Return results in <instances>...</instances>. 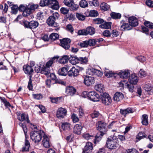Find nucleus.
Instances as JSON below:
<instances>
[{
	"mask_svg": "<svg viewBox=\"0 0 153 153\" xmlns=\"http://www.w3.org/2000/svg\"><path fill=\"white\" fill-rule=\"evenodd\" d=\"M111 17L114 19H120L121 17V15L119 13L112 12L111 13Z\"/></svg>",
	"mask_w": 153,
	"mask_h": 153,
	"instance_id": "nucleus-36",
	"label": "nucleus"
},
{
	"mask_svg": "<svg viewBox=\"0 0 153 153\" xmlns=\"http://www.w3.org/2000/svg\"><path fill=\"white\" fill-rule=\"evenodd\" d=\"M94 23L95 24H99L103 23L104 22V20L100 18H96L93 20Z\"/></svg>",
	"mask_w": 153,
	"mask_h": 153,
	"instance_id": "nucleus-48",
	"label": "nucleus"
},
{
	"mask_svg": "<svg viewBox=\"0 0 153 153\" xmlns=\"http://www.w3.org/2000/svg\"><path fill=\"white\" fill-rule=\"evenodd\" d=\"M71 119H72L73 122L74 123H76L78 122L79 120V118L77 116L76 114L73 113L71 115Z\"/></svg>",
	"mask_w": 153,
	"mask_h": 153,
	"instance_id": "nucleus-43",
	"label": "nucleus"
},
{
	"mask_svg": "<svg viewBox=\"0 0 153 153\" xmlns=\"http://www.w3.org/2000/svg\"><path fill=\"white\" fill-rule=\"evenodd\" d=\"M69 57L67 55L62 56L59 60V62L61 64H65L69 60Z\"/></svg>",
	"mask_w": 153,
	"mask_h": 153,
	"instance_id": "nucleus-28",
	"label": "nucleus"
},
{
	"mask_svg": "<svg viewBox=\"0 0 153 153\" xmlns=\"http://www.w3.org/2000/svg\"><path fill=\"white\" fill-rule=\"evenodd\" d=\"M144 88L146 91H149L152 90V87L150 85L146 84L144 86Z\"/></svg>",
	"mask_w": 153,
	"mask_h": 153,
	"instance_id": "nucleus-59",
	"label": "nucleus"
},
{
	"mask_svg": "<svg viewBox=\"0 0 153 153\" xmlns=\"http://www.w3.org/2000/svg\"><path fill=\"white\" fill-rule=\"evenodd\" d=\"M102 102L104 104L108 105L110 104L112 102L111 98L108 94L104 93L101 97Z\"/></svg>",
	"mask_w": 153,
	"mask_h": 153,
	"instance_id": "nucleus-7",
	"label": "nucleus"
},
{
	"mask_svg": "<svg viewBox=\"0 0 153 153\" xmlns=\"http://www.w3.org/2000/svg\"><path fill=\"white\" fill-rule=\"evenodd\" d=\"M49 0H42L40 1L39 4L41 7H44L46 6H49Z\"/></svg>",
	"mask_w": 153,
	"mask_h": 153,
	"instance_id": "nucleus-41",
	"label": "nucleus"
},
{
	"mask_svg": "<svg viewBox=\"0 0 153 153\" xmlns=\"http://www.w3.org/2000/svg\"><path fill=\"white\" fill-rule=\"evenodd\" d=\"M82 127V125L78 124H76L73 128L74 133L78 135L80 134Z\"/></svg>",
	"mask_w": 153,
	"mask_h": 153,
	"instance_id": "nucleus-20",
	"label": "nucleus"
},
{
	"mask_svg": "<svg viewBox=\"0 0 153 153\" xmlns=\"http://www.w3.org/2000/svg\"><path fill=\"white\" fill-rule=\"evenodd\" d=\"M127 151V153H139L138 151L134 149H128Z\"/></svg>",
	"mask_w": 153,
	"mask_h": 153,
	"instance_id": "nucleus-64",
	"label": "nucleus"
},
{
	"mask_svg": "<svg viewBox=\"0 0 153 153\" xmlns=\"http://www.w3.org/2000/svg\"><path fill=\"white\" fill-rule=\"evenodd\" d=\"M123 97V95L122 93L117 92L114 94V101L118 102L122 100Z\"/></svg>",
	"mask_w": 153,
	"mask_h": 153,
	"instance_id": "nucleus-22",
	"label": "nucleus"
},
{
	"mask_svg": "<svg viewBox=\"0 0 153 153\" xmlns=\"http://www.w3.org/2000/svg\"><path fill=\"white\" fill-rule=\"evenodd\" d=\"M145 26L150 28H153V23L149 21H146L144 23Z\"/></svg>",
	"mask_w": 153,
	"mask_h": 153,
	"instance_id": "nucleus-53",
	"label": "nucleus"
},
{
	"mask_svg": "<svg viewBox=\"0 0 153 153\" xmlns=\"http://www.w3.org/2000/svg\"><path fill=\"white\" fill-rule=\"evenodd\" d=\"M79 71L78 69L75 68V67H73L69 70L68 72V74L69 76H76L78 75Z\"/></svg>",
	"mask_w": 153,
	"mask_h": 153,
	"instance_id": "nucleus-21",
	"label": "nucleus"
},
{
	"mask_svg": "<svg viewBox=\"0 0 153 153\" xmlns=\"http://www.w3.org/2000/svg\"><path fill=\"white\" fill-rule=\"evenodd\" d=\"M56 19L52 16H50L47 20V23L50 26L57 27L58 25L57 23L55 22Z\"/></svg>",
	"mask_w": 153,
	"mask_h": 153,
	"instance_id": "nucleus-15",
	"label": "nucleus"
},
{
	"mask_svg": "<svg viewBox=\"0 0 153 153\" xmlns=\"http://www.w3.org/2000/svg\"><path fill=\"white\" fill-rule=\"evenodd\" d=\"M120 113L122 115L126 116L128 114L132 113L133 110L131 108H129L125 109H120Z\"/></svg>",
	"mask_w": 153,
	"mask_h": 153,
	"instance_id": "nucleus-25",
	"label": "nucleus"
},
{
	"mask_svg": "<svg viewBox=\"0 0 153 153\" xmlns=\"http://www.w3.org/2000/svg\"><path fill=\"white\" fill-rule=\"evenodd\" d=\"M32 96L33 98L38 100L42 99V95L41 94H33Z\"/></svg>",
	"mask_w": 153,
	"mask_h": 153,
	"instance_id": "nucleus-50",
	"label": "nucleus"
},
{
	"mask_svg": "<svg viewBox=\"0 0 153 153\" xmlns=\"http://www.w3.org/2000/svg\"><path fill=\"white\" fill-rule=\"evenodd\" d=\"M120 23L122 24L120 26V29L122 31L128 30L132 28V26L130 24L125 23L123 21H121Z\"/></svg>",
	"mask_w": 153,
	"mask_h": 153,
	"instance_id": "nucleus-14",
	"label": "nucleus"
},
{
	"mask_svg": "<svg viewBox=\"0 0 153 153\" xmlns=\"http://www.w3.org/2000/svg\"><path fill=\"white\" fill-rule=\"evenodd\" d=\"M128 81L130 84H136L138 82V77L135 74H132L129 76Z\"/></svg>",
	"mask_w": 153,
	"mask_h": 153,
	"instance_id": "nucleus-16",
	"label": "nucleus"
},
{
	"mask_svg": "<svg viewBox=\"0 0 153 153\" xmlns=\"http://www.w3.org/2000/svg\"><path fill=\"white\" fill-rule=\"evenodd\" d=\"M98 15L97 12L95 10H91L90 11L89 16L91 17H96Z\"/></svg>",
	"mask_w": 153,
	"mask_h": 153,
	"instance_id": "nucleus-49",
	"label": "nucleus"
},
{
	"mask_svg": "<svg viewBox=\"0 0 153 153\" xmlns=\"http://www.w3.org/2000/svg\"><path fill=\"white\" fill-rule=\"evenodd\" d=\"M92 149L93 146L92 143L91 142H88L86 143L83 152H85L87 151H90L92 150Z\"/></svg>",
	"mask_w": 153,
	"mask_h": 153,
	"instance_id": "nucleus-31",
	"label": "nucleus"
},
{
	"mask_svg": "<svg viewBox=\"0 0 153 153\" xmlns=\"http://www.w3.org/2000/svg\"><path fill=\"white\" fill-rule=\"evenodd\" d=\"M42 74L47 75H48L50 73V70L49 67H44L42 68Z\"/></svg>",
	"mask_w": 153,
	"mask_h": 153,
	"instance_id": "nucleus-35",
	"label": "nucleus"
},
{
	"mask_svg": "<svg viewBox=\"0 0 153 153\" xmlns=\"http://www.w3.org/2000/svg\"><path fill=\"white\" fill-rule=\"evenodd\" d=\"M88 5L87 2L85 0H81L79 2L80 6L83 8H85L87 7Z\"/></svg>",
	"mask_w": 153,
	"mask_h": 153,
	"instance_id": "nucleus-45",
	"label": "nucleus"
},
{
	"mask_svg": "<svg viewBox=\"0 0 153 153\" xmlns=\"http://www.w3.org/2000/svg\"><path fill=\"white\" fill-rule=\"evenodd\" d=\"M42 141V144L46 148H48L51 146L49 139L46 135H44Z\"/></svg>",
	"mask_w": 153,
	"mask_h": 153,
	"instance_id": "nucleus-19",
	"label": "nucleus"
},
{
	"mask_svg": "<svg viewBox=\"0 0 153 153\" xmlns=\"http://www.w3.org/2000/svg\"><path fill=\"white\" fill-rule=\"evenodd\" d=\"M142 123L143 125H147L148 124V116L146 114H143L142 116Z\"/></svg>",
	"mask_w": 153,
	"mask_h": 153,
	"instance_id": "nucleus-32",
	"label": "nucleus"
},
{
	"mask_svg": "<svg viewBox=\"0 0 153 153\" xmlns=\"http://www.w3.org/2000/svg\"><path fill=\"white\" fill-rule=\"evenodd\" d=\"M59 38V35L56 33H52L50 36V39L53 40H56L58 39Z\"/></svg>",
	"mask_w": 153,
	"mask_h": 153,
	"instance_id": "nucleus-42",
	"label": "nucleus"
},
{
	"mask_svg": "<svg viewBox=\"0 0 153 153\" xmlns=\"http://www.w3.org/2000/svg\"><path fill=\"white\" fill-rule=\"evenodd\" d=\"M19 125L20 126H21L22 127V128L23 129V131L24 132L25 134V135H26V133L27 132V129L26 125L21 123H19Z\"/></svg>",
	"mask_w": 153,
	"mask_h": 153,
	"instance_id": "nucleus-54",
	"label": "nucleus"
},
{
	"mask_svg": "<svg viewBox=\"0 0 153 153\" xmlns=\"http://www.w3.org/2000/svg\"><path fill=\"white\" fill-rule=\"evenodd\" d=\"M99 115V113L97 111H95L91 114V116L92 118L97 117Z\"/></svg>",
	"mask_w": 153,
	"mask_h": 153,
	"instance_id": "nucleus-62",
	"label": "nucleus"
},
{
	"mask_svg": "<svg viewBox=\"0 0 153 153\" xmlns=\"http://www.w3.org/2000/svg\"><path fill=\"white\" fill-rule=\"evenodd\" d=\"M76 18L79 20H84L85 19V16L80 13H76Z\"/></svg>",
	"mask_w": 153,
	"mask_h": 153,
	"instance_id": "nucleus-47",
	"label": "nucleus"
},
{
	"mask_svg": "<svg viewBox=\"0 0 153 153\" xmlns=\"http://www.w3.org/2000/svg\"><path fill=\"white\" fill-rule=\"evenodd\" d=\"M22 24L25 28L33 29L36 28L38 26L39 23L36 21H32L29 22L24 20L22 22Z\"/></svg>",
	"mask_w": 153,
	"mask_h": 153,
	"instance_id": "nucleus-5",
	"label": "nucleus"
},
{
	"mask_svg": "<svg viewBox=\"0 0 153 153\" xmlns=\"http://www.w3.org/2000/svg\"><path fill=\"white\" fill-rule=\"evenodd\" d=\"M88 43L87 41H85L81 42L79 46L81 47H87L88 46Z\"/></svg>",
	"mask_w": 153,
	"mask_h": 153,
	"instance_id": "nucleus-58",
	"label": "nucleus"
},
{
	"mask_svg": "<svg viewBox=\"0 0 153 153\" xmlns=\"http://www.w3.org/2000/svg\"><path fill=\"white\" fill-rule=\"evenodd\" d=\"M63 2L65 5L69 7L74 4L73 0H64Z\"/></svg>",
	"mask_w": 153,
	"mask_h": 153,
	"instance_id": "nucleus-40",
	"label": "nucleus"
},
{
	"mask_svg": "<svg viewBox=\"0 0 153 153\" xmlns=\"http://www.w3.org/2000/svg\"><path fill=\"white\" fill-rule=\"evenodd\" d=\"M17 118L19 121H23L26 120L28 123L30 122L28 114L24 113H21L19 112L17 114Z\"/></svg>",
	"mask_w": 153,
	"mask_h": 153,
	"instance_id": "nucleus-9",
	"label": "nucleus"
},
{
	"mask_svg": "<svg viewBox=\"0 0 153 153\" xmlns=\"http://www.w3.org/2000/svg\"><path fill=\"white\" fill-rule=\"evenodd\" d=\"M105 134L104 132H98L96 136H95V139L94 140V142L95 143L98 142L101 139L102 136Z\"/></svg>",
	"mask_w": 153,
	"mask_h": 153,
	"instance_id": "nucleus-24",
	"label": "nucleus"
},
{
	"mask_svg": "<svg viewBox=\"0 0 153 153\" xmlns=\"http://www.w3.org/2000/svg\"><path fill=\"white\" fill-rule=\"evenodd\" d=\"M42 68L40 67L39 65H37L35 67L34 70L37 73L42 72Z\"/></svg>",
	"mask_w": 153,
	"mask_h": 153,
	"instance_id": "nucleus-57",
	"label": "nucleus"
},
{
	"mask_svg": "<svg viewBox=\"0 0 153 153\" xmlns=\"http://www.w3.org/2000/svg\"><path fill=\"white\" fill-rule=\"evenodd\" d=\"M61 127L64 130L69 131L70 129L71 124L68 122L63 123L62 124Z\"/></svg>",
	"mask_w": 153,
	"mask_h": 153,
	"instance_id": "nucleus-30",
	"label": "nucleus"
},
{
	"mask_svg": "<svg viewBox=\"0 0 153 153\" xmlns=\"http://www.w3.org/2000/svg\"><path fill=\"white\" fill-rule=\"evenodd\" d=\"M30 7V9H31V11L34 10L35 9H37L39 7V5L38 4H31L28 6Z\"/></svg>",
	"mask_w": 153,
	"mask_h": 153,
	"instance_id": "nucleus-55",
	"label": "nucleus"
},
{
	"mask_svg": "<svg viewBox=\"0 0 153 153\" xmlns=\"http://www.w3.org/2000/svg\"><path fill=\"white\" fill-rule=\"evenodd\" d=\"M100 7L101 9L104 11L107 10L110 8L109 5L104 2L101 4Z\"/></svg>",
	"mask_w": 153,
	"mask_h": 153,
	"instance_id": "nucleus-34",
	"label": "nucleus"
},
{
	"mask_svg": "<svg viewBox=\"0 0 153 153\" xmlns=\"http://www.w3.org/2000/svg\"><path fill=\"white\" fill-rule=\"evenodd\" d=\"M76 91V89L72 86H69L66 88V92L69 95H73Z\"/></svg>",
	"mask_w": 153,
	"mask_h": 153,
	"instance_id": "nucleus-23",
	"label": "nucleus"
},
{
	"mask_svg": "<svg viewBox=\"0 0 153 153\" xmlns=\"http://www.w3.org/2000/svg\"><path fill=\"white\" fill-rule=\"evenodd\" d=\"M104 74L105 76L107 77H112L114 76V73L111 71H105L104 72Z\"/></svg>",
	"mask_w": 153,
	"mask_h": 153,
	"instance_id": "nucleus-46",
	"label": "nucleus"
},
{
	"mask_svg": "<svg viewBox=\"0 0 153 153\" xmlns=\"http://www.w3.org/2000/svg\"><path fill=\"white\" fill-rule=\"evenodd\" d=\"M25 73L27 74H31L33 72V68L29 65H25L23 67Z\"/></svg>",
	"mask_w": 153,
	"mask_h": 153,
	"instance_id": "nucleus-17",
	"label": "nucleus"
},
{
	"mask_svg": "<svg viewBox=\"0 0 153 153\" xmlns=\"http://www.w3.org/2000/svg\"><path fill=\"white\" fill-rule=\"evenodd\" d=\"M82 136L84 138L87 140L90 139L93 137V136L87 133H84Z\"/></svg>",
	"mask_w": 153,
	"mask_h": 153,
	"instance_id": "nucleus-56",
	"label": "nucleus"
},
{
	"mask_svg": "<svg viewBox=\"0 0 153 153\" xmlns=\"http://www.w3.org/2000/svg\"><path fill=\"white\" fill-rule=\"evenodd\" d=\"M89 4L90 5H93L95 7L98 6L99 5V1L97 0H93L92 2H89Z\"/></svg>",
	"mask_w": 153,
	"mask_h": 153,
	"instance_id": "nucleus-51",
	"label": "nucleus"
},
{
	"mask_svg": "<svg viewBox=\"0 0 153 153\" xmlns=\"http://www.w3.org/2000/svg\"><path fill=\"white\" fill-rule=\"evenodd\" d=\"M68 60L70 63L73 65H75L80 62H81V63L86 64L88 62L87 59L86 57L77 58L74 55H71L70 57H69Z\"/></svg>",
	"mask_w": 153,
	"mask_h": 153,
	"instance_id": "nucleus-3",
	"label": "nucleus"
},
{
	"mask_svg": "<svg viewBox=\"0 0 153 153\" xmlns=\"http://www.w3.org/2000/svg\"><path fill=\"white\" fill-rule=\"evenodd\" d=\"M11 13L13 14H16L18 10L19 7L17 5H14L11 7Z\"/></svg>",
	"mask_w": 153,
	"mask_h": 153,
	"instance_id": "nucleus-44",
	"label": "nucleus"
},
{
	"mask_svg": "<svg viewBox=\"0 0 153 153\" xmlns=\"http://www.w3.org/2000/svg\"><path fill=\"white\" fill-rule=\"evenodd\" d=\"M60 11L62 14H66L68 13L69 10L65 7H62L60 9Z\"/></svg>",
	"mask_w": 153,
	"mask_h": 153,
	"instance_id": "nucleus-61",
	"label": "nucleus"
},
{
	"mask_svg": "<svg viewBox=\"0 0 153 153\" xmlns=\"http://www.w3.org/2000/svg\"><path fill=\"white\" fill-rule=\"evenodd\" d=\"M95 31L94 28L92 27H89L87 28L86 29L79 30L78 32V34L79 35H92L95 33Z\"/></svg>",
	"mask_w": 153,
	"mask_h": 153,
	"instance_id": "nucleus-4",
	"label": "nucleus"
},
{
	"mask_svg": "<svg viewBox=\"0 0 153 153\" xmlns=\"http://www.w3.org/2000/svg\"><path fill=\"white\" fill-rule=\"evenodd\" d=\"M65 68H62L61 69L59 70L58 71V74L59 75L65 76L67 74V70Z\"/></svg>",
	"mask_w": 153,
	"mask_h": 153,
	"instance_id": "nucleus-38",
	"label": "nucleus"
},
{
	"mask_svg": "<svg viewBox=\"0 0 153 153\" xmlns=\"http://www.w3.org/2000/svg\"><path fill=\"white\" fill-rule=\"evenodd\" d=\"M95 89L100 93H102L105 90L104 86L102 84H97L95 86Z\"/></svg>",
	"mask_w": 153,
	"mask_h": 153,
	"instance_id": "nucleus-27",
	"label": "nucleus"
},
{
	"mask_svg": "<svg viewBox=\"0 0 153 153\" xmlns=\"http://www.w3.org/2000/svg\"><path fill=\"white\" fill-rule=\"evenodd\" d=\"M106 126V124L105 123L102 121L99 122L97 130L100 131L99 132H104L105 134L107 131Z\"/></svg>",
	"mask_w": 153,
	"mask_h": 153,
	"instance_id": "nucleus-13",
	"label": "nucleus"
},
{
	"mask_svg": "<svg viewBox=\"0 0 153 153\" xmlns=\"http://www.w3.org/2000/svg\"><path fill=\"white\" fill-rule=\"evenodd\" d=\"M103 34L104 36L108 37L110 36L111 33L109 30H105L103 32Z\"/></svg>",
	"mask_w": 153,
	"mask_h": 153,
	"instance_id": "nucleus-63",
	"label": "nucleus"
},
{
	"mask_svg": "<svg viewBox=\"0 0 153 153\" xmlns=\"http://www.w3.org/2000/svg\"><path fill=\"white\" fill-rule=\"evenodd\" d=\"M107 147L110 149H116L118 146L116 137L115 136H111L107 139L106 144Z\"/></svg>",
	"mask_w": 153,
	"mask_h": 153,
	"instance_id": "nucleus-2",
	"label": "nucleus"
},
{
	"mask_svg": "<svg viewBox=\"0 0 153 153\" xmlns=\"http://www.w3.org/2000/svg\"><path fill=\"white\" fill-rule=\"evenodd\" d=\"M92 72V74L97 75L98 76H101L102 75V73L99 70L92 68L90 70Z\"/></svg>",
	"mask_w": 153,
	"mask_h": 153,
	"instance_id": "nucleus-33",
	"label": "nucleus"
},
{
	"mask_svg": "<svg viewBox=\"0 0 153 153\" xmlns=\"http://www.w3.org/2000/svg\"><path fill=\"white\" fill-rule=\"evenodd\" d=\"M60 45L65 49H68L70 47V43L71 42L70 39L68 38H64L60 39Z\"/></svg>",
	"mask_w": 153,
	"mask_h": 153,
	"instance_id": "nucleus-8",
	"label": "nucleus"
},
{
	"mask_svg": "<svg viewBox=\"0 0 153 153\" xmlns=\"http://www.w3.org/2000/svg\"><path fill=\"white\" fill-rule=\"evenodd\" d=\"M88 99L94 102H97L99 101V95L95 91H90L88 94Z\"/></svg>",
	"mask_w": 153,
	"mask_h": 153,
	"instance_id": "nucleus-6",
	"label": "nucleus"
},
{
	"mask_svg": "<svg viewBox=\"0 0 153 153\" xmlns=\"http://www.w3.org/2000/svg\"><path fill=\"white\" fill-rule=\"evenodd\" d=\"M99 27L102 29H108L110 27V22H105L104 23L100 25Z\"/></svg>",
	"mask_w": 153,
	"mask_h": 153,
	"instance_id": "nucleus-39",
	"label": "nucleus"
},
{
	"mask_svg": "<svg viewBox=\"0 0 153 153\" xmlns=\"http://www.w3.org/2000/svg\"><path fill=\"white\" fill-rule=\"evenodd\" d=\"M30 146V143L29 141L27 140H25V146L22 148V151L23 152H28L29 151V148Z\"/></svg>",
	"mask_w": 153,
	"mask_h": 153,
	"instance_id": "nucleus-26",
	"label": "nucleus"
},
{
	"mask_svg": "<svg viewBox=\"0 0 153 153\" xmlns=\"http://www.w3.org/2000/svg\"><path fill=\"white\" fill-rule=\"evenodd\" d=\"M130 73L128 71H120V76L121 78L127 79L129 76Z\"/></svg>",
	"mask_w": 153,
	"mask_h": 153,
	"instance_id": "nucleus-29",
	"label": "nucleus"
},
{
	"mask_svg": "<svg viewBox=\"0 0 153 153\" xmlns=\"http://www.w3.org/2000/svg\"><path fill=\"white\" fill-rule=\"evenodd\" d=\"M49 6L56 10H58L59 7V3L56 0H49Z\"/></svg>",
	"mask_w": 153,
	"mask_h": 153,
	"instance_id": "nucleus-12",
	"label": "nucleus"
},
{
	"mask_svg": "<svg viewBox=\"0 0 153 153\" xmlns=\"http://www.w3.org/2000/svg\"><path fill=\"white\" fill-rule=\"evenodd\" d=\"M66 110L64 108L61 107L58 109L56 116L59 118H62L66 115Z\"/></svg>",
	"mask_w": 153,
	"mask_h": 153,
	"instance_id": "nucleus-10",
	"label": "nucleus"
},
{
	"mask_svg": "<svg viewBox=\"0 0 153 153\" xmlns=\"http://www.w3.org/2000/svg\"><path fill=\"white\" fill-rule=\"evenodd\" d=\"M66 29L67 30L72 33L74 31V29L71 25H68L66 26Z\"/></svg>",
	"mask_w": 153,
	"mask_h": 153,
	"instance_id": "nucleus-60",
	"label": "nucleus"
},
{
	"mask_svg": "<svg viewBox=\"0 0 153 153\" xmlns=\"http://www.w3.org/2000/svg\"><path fill=\"white\" fill-rule=\"evenodd\" d=\"M31 10L28 6V7H26L25 11L23 13V15L24 16H27L28 15L31 13Z\"/></svg>",
	"mask_w": 153,
	"mask_h": 153,
	"instance_id": "nucleus-37",
	"label": "nucleus"
},
{
	"mask_svg": "<svg viewBox=\"0 0 153 153\" xmlns=\"http://www.w3.org/2000/svg\"><path fill=\"white\" fill-rule=\"evenodd\" d=\"M84 83L87 86H90L94 83V77L85 76L84 77Z\"/></svg>",
	"mask_w": 153,
	"mask_h": 153,
	"instance_id": "nucleus-11",
	"label": "nucleus"
},
{
	"mask_svg": "<svg viewBox=\"0 0 153 153\" xmlns=\"http://www.w3.org/2000/svg\"><path fill=\"white\" fill-rule=\"evenodd\" d=\"M128 22L131 25L133 26H136L138 25L137 19L134 16H132L129 18Z\"/></svg>",
	"mask_w": 153,
	"mask_h": 153,
	"instance_id": "nucleus-18",
	"label": "nucleus"
},
{
	"mask_svg": "<svg viewBox=\"0 0 153 153\" xmlns=\"http://www.w3.org/2000/svg\"><path fill=\"white\" fill-rule=\"evenodd\" d=\"M45 135L43 131L41 130L33 131L30 133L31 139L35 143H38L41 140Z\"/></svg>",
	"mask_w": 153,
	"mask_h": 153,
	"instance_id": "nucleus-1",
	"label": "nucleus"
},
{
	"mask_svg": "<svg viewBox=\"0 0 153 153\" xmlns=\"http://www.w3.org/2000/svg\"><path fill=\"white\" fill-rule=\"evenodd\" d=\"M87 42L88 43V45H89L90 46H94L97 42V41L95 39H90Z\"/></svg>",
	"mask_w": 153,
	"mask_h": 153,
	"instance_id": "nucleus-52",
	"label": "nucleus"
}]
</instances>
